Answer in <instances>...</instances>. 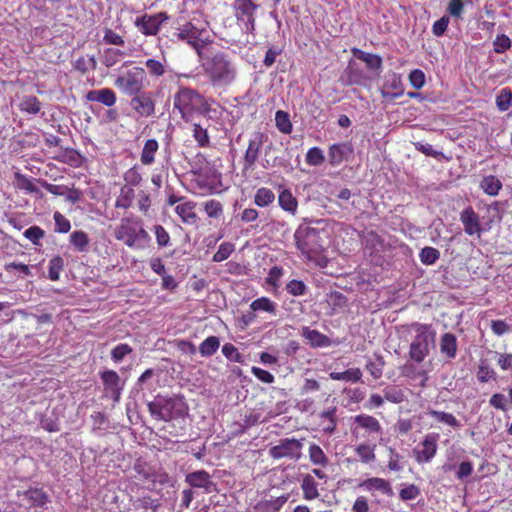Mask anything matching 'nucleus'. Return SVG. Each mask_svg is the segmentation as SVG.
Listing matches in <instances>:
<instances>
[{
	"mask_svg": "<svg viewBox=\"0 0 512 512\" xmlns=\"http://www.w3.org/2000/svg\"><path fill=\"white\" fill-rule=\"evenodd\" d=\"M204 74L215 87L232 84L237 77V67L229 55L217 52L211 55L199 56Z\"/></svg>",
	"mask_w": 512,
	"mask_h": 512,
	"instance_id": "1",
	"label": "nucleus"
},
{
	"mask_svg": "<svg viewBox=\"0 0 512 512\" xmlns=\"http://www.w3.org/2000/svg\"><path fill=\"white\" fill-rule=\"evenodd\" d=\"M173 107L185 122H190L196 115H207L211 107L207 99L197 90L180 86L173 97Z\"/></svg>",
	"mask_w": 512,
	"mask_h": 512,
	"instance_id": "2",
	"label": "nucleus"
},
{
	"mask_svg": "<svg viewBox=\"0 0 512 512\" xmlns=\"http://www.w3.org/2000/svg\"><path fill=\"white\" fill-rule=\"evenodd\" d=\"M114 237L127 247L143 250L149 246L150 236L144 229L143 221L134 214L123 217L114 229Z\"/></svg>",
	"mask_w": 512,
	"mask_h": 512,
	"instance_id": "3",
	"label": "nucleus"
},
{
	"mask_svg": "<svg viewBox=\"0 0 512 512\" xmlns=\"http://www.w3.org/2000/svg\"><path fill=\"white\" fill-rule=\"evenodd\" d=\"M148 410L154 419L170 422L185 417L188 414V405L184 397L179 395L172 397L157 396L148 403Z\"/></svg>",
	"mask_w": 512,
	"mask_h": 512,
	"instance_id": "4",
	"label": "nucleus"
},
{
	"mask_svg": "<svg viewBox=\"0 0 512 512\" xmlns=\"http://www.w3.org/2000/svg\"><path fill=\"white\" fill-rule=\"evenodd\" d=\"M294 239L297 249L309 261H318L323 252L319 230L308 226H299Z\"/></svg>",
	"mask_w": 512,
	"mask_h": 512,
	"instance_id": "5",
	"label": "nucleus"
},
{
	"mask_svg": "<svg viewBox=\"0 0 512 512\" xmlns=\"http://www.w3.org/2000/svg\"><path fill=\"white\" fill-rule=\"evenodd\" d=\"M415 336L410 343V358L421 363L430 353V349L435 346V332L426 324H415Z\"/></svg>",
	"mask_w": 512,
	"mask_h": 512,
	"instance_id": "6",
	"label": "nucleus"
},
{
	"mask_svg": "<svg viewBox=\"0 0 512 512\" xmlns=\"http://www.w3.org/2000/svg\"><path fill=\"white\" fill-rule=\"evenodd\" d=\"M207 25V22L198 23L193 20L186 22L177 29L175 36L178 40L190 45L198 56H202V49L209 41Z\"/></svg>",
	"mask_w": 512,
	"mask_h": 512,
	"instance_id": "7",
	"label": "nucleus"
},
{
	"mask_svg": "<svg viewBox=\"0 0 512 512\" xmlns=\"http://www.w3.org/2000/svg\"><path fill=\"white\" fill-rule=\"evenodd\" d=\"M233 8L241 30L248 34H254L258 5L252 0H235Z\"/></svg>",
	"mask_w": 512,
	"mask_h": 512,
	"instance_id": "8",
	"label": "nucleus"
},
{
	"mask_svg": "<svg viewBox=\"0 0 512 512\" xmlns=\"http://www.w3.org/2000/svg\"><path fill=\"white\" fill-rule=\"evenodd\" d=\"M144 79L145 70L141 67H133L116 78L115 86L123 93L133 96L142 90Z\"/></svg>",
	"mask_w": 512,
	"mask_h": 512,
	"instance_id": "9",
	"label": "nucleus"
},
{
	"mask_svg": "<svg viewBox=\"0 0 512 512\" xmlns=\"http://www.w3.org/2000/svg\"><path fill=\"white\" fill-rule=\"evenodd\" d=\"M351 433L355 438H365L382 435L383 428L375 417L368 414H359L353 417Z\"/></svg>",
	"mask_w": 512,
	"mask_h": 512,
	"instance_id": "10",
	"label": "nucleus"
},
{
	"mask_svg": "<svg viewBox=\"0 0 512 512\" xmlns=\"http://www.w3.org/2000/svg\"><path fill=\"white\" fill-rule=\"evenodd\" d=\"M303 439L297 440L295 438L281 439L277 445L269 449V455L273 459L288 458L292 460H299L302 457Z\"/></svg>",
	"mask_w": 512,
	"mask_h": 512,
	"instance_id": "11",
	"label": "nucleus"
},
{
	"mask_svg": "<svg viewBox=\"0 0 512 512\" xmlns=\"http://www.w3.org/2000/svg\"><path fill=\"white\" fill-rule=\"evenodd\" d=\"M166 12L143 14L135 18L134 25L144 36H156L163 23L168 20Z\"/></svg>",
	"mask_w": 512,
	"mask_h": 512,
	"instance_id": "12",
	"label": "nucleus"
},
{
	"mask_svg": "<svg viewBox=\"0 0 512 512\" xmlns=\"http://www.w3.org/2000/svg\"><path fill=\"white\" fill-rule=\"evenodd\" d=\"M266 140L267 136L263 132L257 131L251 134L243 157V171L254 168Z\"/></svg>",
	"mask_w": 512,
	"mask_h": 512,
	"instance_id": "13",
	"label": "nucleus"
},
{
	"mask_svg": "<svg viewBox=\"0 0 512 512\" xmlns=\"http://www.w3.org/2000/svg\"><path fill=\"white\" fill-rule=\"evenodd\" d=\"M438 433H428L424 436L418 448L413 449V456L417 463H429L435 457L438 449Z\"/></svg>",
	"mask_w": 512,
	"mask_h": 512,
	"instance_id": "14",
	"label": "nucleus"
},
{
	"mask_svg": "<svg viewBox=\"0 0 512 512\" xmlns=\"http://www.w3.org/2000/svg\"><path fill=\"white\" fill-rule=\"evenodd\" d=\"M380 93L386 101H393L404 95L405 89L400 74L391 72L385 75Z\"/></svg>",
	"mask_w": 512,
	"mask_h": 512,
	"instance_id": "15",
	"label": "nucleus"
},
{
	"mask_svg": "<svg viewBox=\"0 0 512 512\" xmlns=\"http://www.w3.org/2000/svg\"><path fill=\"white\" fill-rule=\"evenodd\" d=\"M106 395L111 397L115 402L120 400V396L124 387L118 373L114 370H105L100 374Z\"/></svg>",
	"mask_w": 512,
	"mask_h": 512,
	"instance_id": "16",
	"label": "nucleus"
},
{
	"mask_svg": "<svg viewBox=\"0 0 512 512\" xmlns=\"http://www.w3.org/2000/svg\"><path fill=\"white\" fill-rule=\"evenodd\" d=\"M185 482L192 488H200L207 494L217 491V485L206 470H197L185 476Z\"/></svg>",
	"mask_w": 512,
	"mask_h": 512,
	"instance_id": "17",
	"label": "nucleus"
},
{
	"mask_svg": "<svg viewBox=\"0 0 512 512\" xmlns=\"http://www.w3.org/2000/svg\"><path fill=\"white\" fill-rule=\"evenodd\" d=\"M460 221L462 222L464 231L467 235H477L480 237L483 231L480 225V218L471 206H468L461 211Z\"/></svg>",
	"mask_w": 512,
	"mask_h": 512,
	"instance_id": "18",
	"label": "nucleus"
},
{
	"mask_svg": "<svg viewBox=\"0 0 512 512\" xmlns=\"http://www.w3.org/2000/svg\"><path fill=\"white\" fill-rule=\"evenodd\" d=\"M130 105L141 117H150L155 113V104L147 94L133 95Z\"/></svg>",
	"mask_w": 512,
	"mask_h": 512,
	"instance_id": "19",
	"label": "nucleus"
},
{
	"mask_svg": "<svg viewBox=\"0 0 512 512\" xmlns=\"http://www.w3.org/2000/svg\"><path fill=\"white\" fill-rule=\"evenodd\" d=\"M353 152L350 143L332 144L328 150L329 163L332 166L340 165Z\"/></svg>",
	"mask_w": 512,
	"mask_h": 512,
	"instance_id": "20",
	"label": "nucleus"
},
{
	"mask_svg": "<svg viewBox=\"0 0 512 512\" xmlns=\"http://www.w3.org/2000/svg\"><path fill=\"white\" fill-rule=\"evenodd\" d=\"M440 353L448 360L455 359L458 351L457 337L450 333H444L440 337Z\"/></svg>",
	"mask_w": 512,
	"mask_h": 512,
	"instance_id": "21",
	"label": "nucleus"
},
{
	"mask_svg": "<svg viewBox=\"0 0 512 512\" xmlns=\"http://www.w3.org/2000/svg\"><path fill=\"white\" fill-rule=\"evenodd\" d=\"M86 99L91 102H98L107 107H111L116 103V94L112 89L102 88L91 90L86 94Z\"/></svg>",
	"mask_w": 512,
	"mask_h": 512,
	"instance_id": "22",
	"label": "nucleus"
},
{
	"mask_svg": "<svg viewBox=\"0 0 512 512\" xmlns=\"http://www.w3.org/2000/svg\"><path fill=\"white\" fill-rule=\"evenodd\" d=\"M360 487L369 492L379 491L387 496L393 495V489L390 482L383 478L373 477L366 479L360 484Z\"/></svg>",
	"mask_w": 512,
	"mask_h": 512,
	"instance_id": "23",
	"label": "nucleus"
},
{
	"mask_svg": "<svg viewBox=\"0 0 512 512\" xmlns=\"http://www.w3.org/2000/svg\"><path fill=\"white\" fill-rule=\"evenodd\" d=\"M289 495H281L279 497L259 501L254 507V512H279L284 504L288 501Z\"/></svg>",
	"mask_w": 512,
	"mask_h": 512,
	"instance_id": "24",
	"label": "nucleus"
},
{
	"mask_svg": "<svg viewBox=\"0 0 512 512\" xmlns=\"http://www.w3.org/2000/svg\"><path fill=\"white\" fill-rule=\"evenodd\" d=\"M278 204L285 212L293 216L296 215L298 210V201L290 189L284 188L279 192Z\"/></svg>",
	"mask_w": 512,
	"mask_h": 512,
	"instance_id": "25",
	"label": "nucleus"
},
{
	"mask_svg": "<svg viewBox=\"0 0 512 512\" xmlns=\"http://www.w3.org/2000/svg\"><path fill=\"white\" fill-rule=\"evenodd\" d=\"M196 203L193 201H184L175 207V213L181 218L185 224H194L197 220L195 213Z\"/></svg>",
	"mask_w": 512,
	"mask_h": 512,
	"instance_id": "26",
	"label": "nucleus"
},
{
	"mask_svg": "<svg viewBox=\"0 0 512 512\" xmlns=\"http://www.w3.org/2000/svg\"><path fill=\"white\" fill-rule=\"evenodd\" d=\"M22 501L30 507H43L48 501V496L42 489L32 488L23 492Z\"/></svg>",
	"mask_w": 512,
	"mask_h": 512,
	"instance_id": "27",
	"label": "nucleus"
},
{
	"mask_svg": "<svg viewBox=\"0 0 512 512\" xmlns=\"http://www.w3.org/2000/svg\"><path fill=\"white\" fill-rule=\"evenodd\" d=\"M136 196L134 188L130 186H121L119 194L115 200V208L127 210L132 207L133 200Z\"/></svg>",
	"mask_w": 512,
	"mask_h": 512,
	"instance_id": "28",
	"label": "nucleus"
},
{
	"mask_svg": "<svg viewBox=\"0 0 512 512\" xmlns=\"http://www.w3.org/2000/svg\"><path fill=\"white\" fill-rule=\"evenodd\" d=\"M302 336L305 337L312 347H327L330 345V339L317 330L303 327Z\"/></svg>",
	"mask_w": 512,
	"mask_h": 512,
	"instance_id": "29",
	"label": "nucleus"
},
{
	"mask_svg": "<svg viewBox=\"0 0 512 512\" xmlns=\"http://www.w3.org/2000/svg\"><path fill=\"white\" fill-rule=\"evenodd\" d=\"M42 109V103L36 96L33 95H25L21 98L19 103V110L22 113H26L29 115H36Z\"/></svg>",
	"mask_w": 512,
	"mask_h": 512,
	"instance_id": "30",
	"label": "nucleus"
},
{
	"mask_svg": "<svg viewBox=\"0 0 512 512\" xmlns=\"http://www.w3.org/2000/svg\"><path fill=\"white\" fill-rule=\"evenodd\" d=\"M159 149V144L155 139H148L141 151L140 161L143 165H152L155 161V154Z\"/></svg>",
	"mask_w": 512,
	"mask_h": 512,
	"instance_id": "31",
	"label": "nucleus"
},
{
	"mask_svg": "<svg viewBox=\"0 0 512 512\" xmlns=\"http://www.w3.org/2000/svg\"><path fill=\"white\" fill-rule=\"evenodd\" d=\"M353 54L356 58L366 63L367 67L374 71H379L382 68V58L376 54H370L360 49H353Z\"/></svg>",
	"mask_w": 512,
	"mask_h": 512,
	"instance_id": "32",
	"label": "nucleus"
},
{
	"mask_svg": "<svg viewBox=\"0 0 512 512\" xmlns=\"http://www.w3.org/2000/svg\"><path fill=\"white\" fill-rule=\"evenodd\" d=\"M428 414L439 423L445 424L455 429L461 427L460 421L451 413L430 409Z\"/></svg>",
	"mask_w": 512,
	"mask_h": 512,
	"instance_id": "33",
	"label": "nucleus"
},
{
	"mask_svg": "<svg viewBox=\"0 0 512 512\" xmlns=\"http://www.w3.org/2000/svg\"><path fill=\"white\" fill-rule=\"evenodd\" d=\"M332 380L356 383L362 378V371L359 368H350L343 372H331L329 374Z\"/></svg>",
	"mask_w": 512,
	"mask_h": 512,
	"instance_id": "34",
	"label": "nucleus"
},
{
	"mask_svg": "<svg viewBox=\"0 0 512 512\" xmlns=\"http://www.w3.org/2000/svg\"><path fill=\"white\" fill-rule=\"evenodd\" d=\"M375 448L374 444L361 443L356 446L355 453L362 463L368 464L376 459Z\"/></svg>",
	"mask_w": 512,
	"mask_h": 512,
	"instance_id": "35",
	"label": "nucleus"
},
{
	"mask_svg": "<svg viewBox=\"0 0 512 512\" xmlns=\"http://www.w3.org/2000/svg\"><path fill=\"white\" fill-rule=\"evenodd\" d=\"M16 187L20 190H23L27 193L33 194V193H39V189L35 185V179L32 177H28L20 172H16L14 174Z\"/></svg>",
	"mask_w": 512,
	"mask_h": 512,
	"instance_id": "36",
	"label": "nucleus"
},
{
	"mask_svg": "<svg viewBox=\"0 0 512 512\" xmlns=\"http://www.w3.org/2000/svg\"><path fill=\"white\" fill-rule=\"evenodd\" d=\"M250 308L253 312L263 311L276 315L277 304L267 297H260L252 301Z\"/></svg>",
	"mask_w": 512,
	"mask_h": 512,
	"instance_id": "37",
	"label": "nucleus"
},
{
	"mask_svg": "<svg viewBox=\"0 0 512 512\" xmlns=\"http://www.w3.org/2000/svg\"><path fill=\"white\" fill-rule=\"evenodd\" d=\"M480 188L490 196L498 195L502 188L501 181L493 175L485 176L480 182Z\"/></svg>",
	"mask_w": 512,
	"mask_h": 512,
	"instance_id": "38",
	"label": "nucleus"
},
{
	"mask_svg": "<svg viewBox=\"0 0 512 512\" xmlns=\"http://www.w3.org/2000/svg\"><path fill=\"white\" fill-rule=\"evenodd\" d=\"M308 454L309 460L313 465L325 467L329 463V459L327 455L324 453L323 449L315 443H312L309 446Z\"/></svg>",
	"mask_w": 512,
	"mask_h": 512,
	"instance_id": "39",
	"label": "nucleus"
},
{
	"mask_svg": "<svg viewBox=\"0 0 512 512\" xmlns=\"http://www.w3.org/2000/svg\"><path fill=\"white\" fill-rule=\"evenodd\" d=\"M69 242L78 252H84L88 248L89 237L86 232L76 230L70 234Z\"/></svg>",
	"mask_w": 512,
	"mask_h": 512,
	"instance_id": "40",
	"label": "nucleus"
},
{
	"mask_svg": "<svg viewBox=\"0 0 512 512\" xmlns=\"http://www.w3.org/2000/svg\"><path fill=\"white\" fill-rule=\"evenodd\" d=\"M220 347V340L217 336L207 337L199 346V352L203 357H210Z\"/></svg>",
	"mask_w": 512,
	"mask_h": 512,
	"instance_id": "41",
	"label": "nucleus"
},
{
	"mask_svg": "<svg viewBox=\"0 0 512 512\" xmlns=\"http://www.w3.org/2000/svg\"><path fill=\"white\" fill-rule=\"evenodd\" d=\"M496 107L501 112H506L512 108V90L509 88H503L496 96Z\"/></svg>",
	"mask_w": 512,
	"mask_h": 512,
	"instance_id": "42",
	"label": "nucleus"
},
{
	"mask_svg": "<svg viewBox=\"0 0 512 512\" xmlns=\"http://www.w3.org/2000/svg\"><path fill=\"white\" fill-rule=\"evenodd\" d=\"M275 200L273 191L266 187L259 188L254 196V203L259 207H267Z\"/></svg>",
	"mask_w": 512,
	"mask_h": 512,
	"instance_id": "43",
	"label": "nucleus"
},
{
	"mask_svg": "<svg viewBox=\"0 0 512 512\" xmlns=\"http://www.w3.org/2000/svg\"><path fill=\"white\" fill-rule=\"evenodd\" d=\"M304 498L307 500L315 499L319 496L317 483L311 475H306L301 483Z\"/></svg>",
	"mask_w": 512,
	"mask_h": 512,
	"instance_id": "44",
	"label": "nucleus"
},
{
	"mask_svg": "<svg viewBox=\"0 0 512 512\" xmlns=\"http://www.w3.org/2000/svg\"><path fill=\"white\" fill-rule=\"evenodd\" d=\"M123 179L125 181L124 186H130L131 188L137 187L143 181L142 174L140 172V168L135 165L129 168L124 174Z\"/></svg>",
	"mask_w": 512,
	"mask_h": 512,
	"instance_id": "45",
	"label": "nucleus"
},
{
	"mask_svg": "<svg viewBox=\"0 0 512 512\" xmlns=\"http://www.w3.org/2000/svg\"><path fill=\"white\" fill-rule=\"evenodd\" d=\"M275 124L277 129L284 134H290L292 132V123L290 121V116L287 112L283 110H278L276 112Z\"/></svg>",
	"mask_w": 512,
	"mask_h": 512,
	"instance_id": "46",
	"label": "nucleus"
},
{
	"mask_svg": "<svg viewBox=\"0 0 512 512\" xmlns=\"http://www.w3.org/2000/svg\"><path fill=\"white\" fill-rule=\"evenodd\" d=\"M384 359L380 355H375L374 360L369 359L366 363V369L374 379L382 377L384 368Z\"/></svg>",
	"mask_w": 512,
	"mask_h": 512,
	"instance_id": "47",
	"label": "nucleus"
},
{
	"mask_svg": "<svg viewBox=\"0 0 512 512\" xmlns=\"http://www.w3.org/2000/svg\"><path fill=\"white\" fill-rule=\"evenodd\" d=\"M383 394H384L385 400H387L391 403L400 404L405 400L404 391L397 386H393V385L386 386L383 389Z\"/></svg>",
	"mask_w": 512,
	"mask_h": 512,
	"instance_id": "48",
	"label": "nucleus"
},
{
	"mask_svg": "<svg viewBox=\"0 0 512 512\" xmlns=\"http://www.w3.org/2000/svg\"><path fill=\"white\" fill-rule=\"evenodd\" d=\"M58 160L72 167H80L83 163V157L75 149H66Z\"/></svg>",
	"mask_w": 512,
	"mask_h": 512,
	"instance_id": "49",
	"label": "nucleus"
},
{
	"mask_svg": "<svg viewBox=\"0 0 512 512\" xmlns=\"http://www.w3.org/2000/svg\"><path fill=\"white\" fill-rule=\"evenodd\" d=\"M124 56H126V53L119 49H105L103 53V64L106 67H112L117 64Z\"/></svg>",
	"mask_w": 512,
	"mask_h": 512,
	"instance_id": "50",
	"label": "nucleus"
},
{
	"mask_svg": "<svg viewBox=\"0 0 512 512\" xmlns=\"http://www.w3.org/2000/svg\"><path fill=\"white\" fill-rule=\"evenodd\" d=\"M419 258L422 264L433 265L440 258V252L434 247L426 246L421 249Z\"/></svg>",
	"mask_w": 512,
	"mask_h": 512,
	"instance_id": "51",
	"label": "nucleus"
},
{
	"mask_svg": "<svg viewBox=\"0 0 512 512\" xmlns=\"http://www.w3.org/2000/svg\"><path fill=\"white\" fill-rule=\"evenodd\" d=\"M193 138L200 147H208L210 144V137L206 128L198 123L193 124Z\"/></svg>",
	"mask_w": 512,
	"mask_h": 512,
	"instance_id": "52",
	"label": "nucleus"
},
{
	"mask_svg": "<svg viewBox=\"0 0 512 512\" xmlns=\"http://www.w3.org/2000/svg\"><path fill=\"white\" fill-rule=\"evenodd\" d=\"M145 66L151 76L161 77L166 73L165 61L149 58L145 61Z\"/></svg>",
	"mask_w": 512,
	"mask_h": 512,
	"instance_id": "53",
	"label": "nucleus"
},
{
	"mask_svg": "<svg viewBox=\"0 0 512 512\" xmlns=\"http://www.w3.org/2000/svg\"><path fill=\"white\" fill-rule=\"evenodd\" d=\"M64 260L60 256H54L49 261L48 277L52 281H57L60 278V272L63 270Z\"/></svg>",
	"mask_w": 512,
	"mask_h": 512,
	"instance_id": "54",
	"label": "nucleus"
},
{
	"mask_svg": "<svg viewBox=\"0 0 512 512\" xmlns=\"http://www.w3.org/2000/svg\"><path fill=\"white\" fill-rule=\"evenodd\" d=\"M235 250L234 244L230 242H223L219 245L218 250L213 255V262H222L229 258V256Z\"/></svg>",
	"mask_w": 512,
	"mask_h": 512,
	"instance_id": "55",
	"label": "nucleus"
},
{
	"mask_svg": "<svg viewBox=\"0 0 512 512\" xmlns=\"http://www.w3.org/2000/svg\"><path fill=\"white\" fill-rule=\"evenodd\" d=\"M306 162L311 166H319L325 161L323 150L319 147H312L306 153Z\"/></svg>",
	"mask_w": 512,
	"mask_h": 512,
	"instance_id": "56",
	"label": "nucleus"
},
{
	"mask_svg": "<svg viewBox=\"0 0 512 512\" xmlns=\"http://www.w3.org/2000/svg\"><path fill=\"white\" fill-rule=\"evenodd\" d=\"M137 207L141 213L147 215L151 207V195L147 190H139L135 196Z\"/></svg>",
	"mask_w": 512,
	"mask_h": 512,
	"instance_id": "57",
	"label": "nucleus"
},
{
	"mask_svg": "<svg viewBox=\"0 0 512 512\" xmlns=\"http://www.w3.org/2000/svg\"><path fill=\"white\" fill-rule=\"evenodd\" d=\"M133 352V349L130 345L126 343H121L115 346L111 350V359L115 363L121 362L127 355L131 354Z\"/></svg>",
	"mask_w": 512,
	"mask_h": 512,
	"instance_id": "58",
	"label": "nucleus"
},
{
	"mask_svg": "<svg viewBox=\"0 0 512 512\" xmlns=\"http://www.w3.org/2000/svg\"><path fill=\"white\" fill-rule=\"evenodd\" d=\"M204 210L208 217L219 218L223 214L222 204L215 199L208 200L204 203Z\"/></svg>",
	"mask_w": 512,
	"mask_h": 512,
	"instance_id": "59",
	"label": "nucleus"
},
{
	"mask_svg": "<svg viewBox=\"0 0 512 512\" xmlns=\"http://www.w3.org/2000/svg\"><path fill=\"white\" fill-rule=\"evenodd\" d=\"M421 491L415 484L404 485L400 492L399 497L402 501H410L416 499L420 495Z\"/></svg>",
	"mask_w": 512,
	"mask_h": 512,
	"instance_id": "60",
	"label": "nucleus"
},
{
	"mask_svg": "<svg viewBox=\"0 0 512 512\" xmlns=\"http://www.w3.org/2000/svg\"><path fill=\"white\" fill-rule=\"evenodd\" d=\"M223 355L231 362L243 363V356L238 349L231 343H226L222 347Z\"/></svg>",
	"mask_w": 512,
	"mask_h": 512,
	"instance_id": "61",
	"label": "nucleus"
},
{
	"mask_svg": "<svg viewBox=\"0 0 512 512\" xmlns=\"http://www.w3.org/2000/svg\"><path fill=\"white\" fill-rule=\"evenodd\" d=\"M55 222V232L68 233L71 229L70 221L60 212L56 211L53 215Z\"/></svg>",
	"mask_w": 512,
	"mask_h": 512,
	"instance_id": "62",
	"label": "nucleus"
},
{
	"mask_svg": "<svg viewBox=\"0 0 512 512\" xmlns=\"http://www.w3.org/2000/svg\"><path fill=\"white\" fill-rule=\"evenodd\" d=\"M408 79L411 86L417 90L421 89L426 83L425 73L420 69L410 71Z\"/></svg>",
	"mask_w": 512,
	"mask_h": 512,
	"instance_id": "63",
	"label": "nucleus"
},
{
	"mask_svg": "<svg viewBox=\"0 0 512 512\" xmlns=\"http://www.w3.org/2000/svg\"><path fill=\"white\" fill-rule=\"evenodd\" d=\"M389 457H388V465L387 467L391 471H401L403 469V465L401 464L402 456L392 447L388 448Z\"/></svg>",
	"mask_w": 512,
	"mask_h": 512,
	"instance_id": "64",
	"label": "nucleus"
}]
</instances>
